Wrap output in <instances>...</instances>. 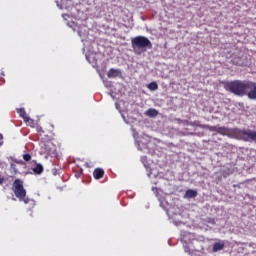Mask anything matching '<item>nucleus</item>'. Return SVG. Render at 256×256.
I'll use <instances>...</instances> for the list:
<instances>
[{
    "label": "nucleus",
    "instance_id": "obj_1",
    "mask_svg": "<svg viewBox=\"0 0 256 256\" xmlns=\"http://www.w3.org/2000/svg\"><path fill=\"white\" fill-rule=\"evenodd\" d=\"M224 89L238 97H245L247 95L248 99L256 100V82L245 80L228 81L224 82Z\"/></svg>",
    "mask_w": 256,
    "mask_h": 256
},
{
    "label": "nucleus",
    "instance_id": "obj_2",
    "mask_svg": "<svg viewBox=\"0 0 256 256\" xmlns=\"http://www.w3.org/2000/svg\"><path fill=\"white\" fill-rule=\"evenodd\" d=\"M131 45L134 53L136 55H141L145 53L147 49H153V43L151 40L145 36H136L131 39Z\"/></svg>",
    "mask_w": 256,
    "mask_h": 256
},
{
    "label": "nucleus",
    "instance_id": "obj_3",
    "mask_svg": "<svg viewBox=\"0 0 256 256\" xmlns=\"http://www.w3.org/2000/svg\"><path fill=\"white\" fill-rule=\"evenodd\" d=\"M12 191L19 201H23L25 204L29 203V198H26L27 190L23 186V180L19 178L15 179L12 184Z\"/></svg>",
    "mask_w": 256,
    "mask_h": 256
},
{
    "label": "nucleus",
    "instance_id": "obj_4",
    "mask_svg": "<svg viewBox=\"0 0 256 256\" xmlns=\"http://www.w3.org/2000/svg\"><path fill=\"white\" fill-rule=\"evenodd\" d=\"M201 127V129H208V131H214L215 133H219L220 135H227L229 133V128L222 126H210V125H197Z\"/></svg>",
    "mask_w": 256,
    "mask_h": 256
},
{
    "label": "nucleus",
    "instance_id": "obj_5",
    "mask_svg": "<svg viewBox=\"0 0 256 256\" xmlns=\"http://www.w3.org/2000/svg\"><path fill=\"white\" fill-rule=\"evenodd\" d=\"M239 136L243 141H255L256 142V132L253 130H240Z\"/></svg>",
    "mask_w": 256,
    "mask_h": 256
},
{
    "label": "nucleus",
    "instance_id": "obj_6",
    "mask_svg": "<svg viewBox=\"0 0 256 256\" xmlns=\"http://www.w3.org/2000/svg\"><path fill=\"white\" fill-rule=\"evenodd\" d=\"M121 75H122L121 70H119V69H114V68H111V69L108 71V73H107V77H108L109 79H115V78H117V77H121Z\"/></svg>",
    "mask_w": 256,
    "mask_h": 256
},
{
    "label": "nucleus",
    "instance_id": "obj_7",
    "mask_svg": "<svg viewBox=\"0 0 256 256\" xmlns=\"http://www.w3.org/2000/svg\"><path fill=\"white\" fill-rule=\"evenodd\" d=\"M223 249H225V241L219 240L213 244V253H217V251H223Z\"/></svg>",
    "mask_w": 256,
    "mask_h": 256
},
{
    "label": "nucleus",
    "instance_id": "obj_8",
    "mask_svg": "<svg viewBox=\"0 0 256 256\" xmlns=\"http://www.w3.org/2000/svg\"><path fill=\"white\" fill-rule=\"evenodd\" d=\"M104 175H105V171L102 168L94 169V172H93L94 179H97V180L103 179Z\"/></svg>",
    "mask_w": 256,
    "mask_h": 256
},
{
    "label": "nucleus",
    "instance_id": "obj_9",
    "mask_svg": "<svg viewBox=\"0 0 256 256\" xmlns=\"http://www.w3.org/2000/svg\"><path fill=\"white\" fill-rule=\"evenodd\" d=\"M33 163L36 165L32 169L33 173H35V175H41V173H43V165L41 163H37V161H33Z\"/></svg>",
    "mask_w": 256,
    "mask_h": 256
},
{
    "label": "nucleus",
    "instance_id": "obj_10",
    "mask_svg": "<svg viewBox=\"0 0 256 256\" xmlns=\"http://www.w3.org/2000/svg\"><path fill=\"white\" fill-rule=\"evenodd\" d=\"M184 197L186 199H195V197H197V191L193 189H189L186 191Z\"/></svg>",
    "mask_w": 256,
    "mask_h": 256
},
{
    "label": "nucleus",
    "instance_id": "obj_11",
    "mask_svg": "<svg viewBox=\"0 0 256 256\" xmlns=\"http://www.w3.org/2000/svg\"><path fill=\"white\" fill-rule=\"evenodd\" d=\"M146 115L148 117H157L159 115V111H157L156 109L150 108L146 111Z\"/></svg>",
    "mask_w": 256,
    "mask_h": 256
},
{
    "label": "nucleus",
    "instance_id": "obj_12",
    "mask_svg": "<svg viewBox=\"0 0 256 256\" xmlns=\"http://www.w3.org/2000/svg\"><path fill=\"white\" fill-rule=\"evenodd\" d=\"M222 173V177L227 178L229 177V175L233 174V170H231V168H225L221 171Z\"/></svg>",
    "mask_w": 256,
    "mask_h": 256
},
{
    "label": "nucleus",
    "instance_id": "obj_13",
    "mask_svg": "<svg viewBox=\"0 0 256 256\" xmlns=\"http://www.w3.org/2000/svg\"><path fill=\"white\" fill-rule=\"evenodd\" d=\"M17 113L20 117H22V119H24V121L26 120L27 116V112H25V108H19L17 109Z\"/></svg>",
    "mask_w": 256,
    "mask_h": 256
},
{
    "label": "nucleus",
    "instance_id": "obj_14",
    "mask_svg": "<svg viewBox=\"0 0 256 256\" xmlns=\"http://www.w3.org/2000/svg\"><path fill=\"white\" fill-rule=\"evenodd\" d=\"M148 89L150 91H157L159 89V85H157V82H151L148 84Z\"/></svg>",
    "mask_w": 256,
    "mask_h": 256
},
{
    "label": "nucleus",
    "instance_id": "obj_15",
    "mask_svg": "<svg viewBox=\"0 0 256 256\" xmlns=\"http://www.w3.org/2000/svg\"><path fill=\"white\" fill-rule=\"evenodd\" d=\"M24 122L26 123V125H28L29 127H35V120L31 119L29 116L24 120Z\"/></svg>",
    "mask_w": 256,
    "mask_h": 256
},
{
    "label": "nucleus",
    "instance_id": "obj_16",
    "mask_svg": "<svg viewBox=\"0 0 256 256\" xmlns=\"http://www.w3.org/2000/svg\"><path fill=\"white\" fill-rule=\"evenodd\" d=\"M36 131H37L39 137H43L45 131L43 130V128L41 126H37Z\"/></svg>",
    "mask_w": 256,
    "mask_h": 256
},
{
    "label": "nucleus",
    "instance_id": "obj_17",
    "mask_svg": "<svg viewBox=\"0 0 256 256\" xmlns=\"http://www.w3.org/2000/svg\"><path fill=\"white\" fill-rule=\"evenodd\" d=\"M10 167L12 171H14V175H17V173H19V169H17V165L15 163H11Z\"/></svg>",
    "mask_w": 256,
    "mask_h": 256
},
{
    "label": "nucleus",
    "instance_id": "obj_18",
    "mask_svg": "<svg viewBox=\"0 0 256 256\" xmlns=\"http://www.w3.org/2000/svg\"><path fill=\"white\" fill-rule=\"evenodd\" d=\"M22 157H23L24 161H26V162L31 161V154H29V153L23 154Z\"/></svg>",
    "mask_w": 256,
    "mask_h": 256
},
{
    "label": "nucleus",
    "instance_id": "obj_19",
    "mask_svg": "<svg viewBox=\"0 0 256 256\" xmlns=\"http://www.w3.org/2000/svg\"><path fill=\"white\" fill-rule=\"evenodd\" d=\"M14 162H16L18 165H25V162L22 160H14Z\"/></svg>",
    "mask_w": 256,
    "mask_h": 256
},
{
    "label": "nucleus",
    "instance_id": "obj_20",
    "mask_svg": "<svg viewBox=\"0 0 256 256\" xmlns=\"http://www.w3.org/2000/svg\"><path fill=\"white\" fill-rule=\"evenodd\" d=\"M141 161H142V163H146V162H147V156H143V157L141 158Z\"/></svg>",
    "mask_w": 256,
    "mask_h": 256
},
{
    "label": "nucleus",
    "instance_id": "obj_21",
    "mask_svg": "<svg viewBox=\"0 0 256 256\" xmlns=\"http://www.w3.org/2000/svg\"><path fill=\"white\" fill-rule=\"evenodd\" d=\"M3 145V134H0V147Z\"/></svg>",
    "mask_w": 256,
    "mask_h": 256
},
{
    "label": "nucleus",
    "instance_id": "obj_22",
    "mask_svg": "<svg viewBox=\"0 0 256 256\" xmlns=\"http://www.w3.org/2000/svg\"><path fill=\"white\" fill-rule=\"evenodd\" d=\"M3 181H5V178H3V177L0 175V185H2Z\"/></svg>",
    "mask_w": 256,
    "mask_h": 256
},
{
    "label": "nucleus",
    "instance_id": "obj_23",
    "mask_svg": "<svg viewBox=\"0 0 256 256\" xmlns=\"http://www.w3.org/2000/svg\"><path fill=\"white\" fill-rule=\"evenodd\" d=\"M190 125H197V122H191Z\"/></svg>",
    "mask_w": 256,
    "mask_h": 256
}]
</instances>
